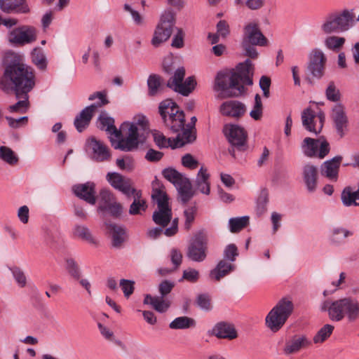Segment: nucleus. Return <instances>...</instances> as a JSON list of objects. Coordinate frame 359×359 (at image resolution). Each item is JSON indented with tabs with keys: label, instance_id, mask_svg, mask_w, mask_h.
<instances>
[{
	"label": "nucleus",
	"instance_id": "obj_1",
	"mask_svg": "<svg viewBox=\"0 0 359 359\" xmlns=\"http://www.w3.org/2000/svg\"><path fill=\"white\" fill-rule=\"evenodd\" d=\"M36 85V72L24 63L22 57L14 52L6 54L4 72L0 77V89L5 93H13L19 100L10 105L11 113H26L30 106L28 93Z\"/></svg>",
	"mask_w": 359,
	"mask_h": 359
},
{
	"label": "nucleus",
	"instance_id": "obj_2",
	"mask_svg": "<svg viewBox=\"0 0 359 359\" xmlns=\"http://www.w3.org/2000/svg\"><path fill=\"white\" fill-rule=\"evenodd\" d=\"M100 128L108 134L114 135L117 140L110 137L111 146L115 149L123 151H133L138 149L145 140L144 133L148 130V121L145 116L139 115L134 118L132 123L124 122L121 130L114 125V119L106 111H102L98 118Z\"/></svg>",
	"mask_w": 359,
	"mask_h": 359
},
{
	"label": "nucleus",
	"instance_id": "obj_3",
	"mask_svg": "<svg viewBox=\"0 0 359 359\" xmlns=\"http://www.w3.org/2000/svg\"><path fill=\"white\" fill-rule=\"evenodd\" d=\"M253 65L248 59L240 63L235 72H220L215 78V88L226 94V97H238L245 91V85L252 86Z\"/></svg>",
	"mask_w": 359,
	"mask_h": 359
},
{
	"label": "nucleus",
	"instance_id": "obj_4",
	"mask_svg": "<svg viewBox=\"0 0 359 359\" xmlns=\"http://www.w3.org/2000/svg\"><path fill=\"white\" fill-rule=\"evenodd\" d=\"M322 311H327L330 319L339 322L347 318L348 322L359 318V302L354 298L346 297L337 300L326 299L320 305Z\"/></svg>",
	"mask_w": 359,
	"mask_h": 359
},
{
	"label": "nucleus",
	"instance_id": "obj_5",
	"mask_svg": "<svg viewBox=\"0 0 359 359\" xmlns=\"http://www.w3.org/2000/svg\"><path fill=\"white\" fill-rule=\"evenodd\" d=\"M294 305L291 300L283 298L266 316V327L273 332L279 331L292 313Z\"/></svg>",
	"mask_w": 359,
	"mask_h": 359
},
{
	"label": "nucleus",
	"instance_id": "obj_6",
	"mask_svg": "<svg viewBox=\"0 0 359 359\" xmlns=\"http://www.w3.org/2000/svg\"><path fill=\"white\" fill-rule=\"evenodd\" d=\"M158 109L165 125L172 131L178 133L184 126V114L172 100L161 102Z\"/></svg>",
	"mask_w": 359,
	"mask_h": 359
},
{
	"label": "nucleus",
	"instance_id": "obj_7",
	"mask_svg": "<svg viewBox=\"0 0 359 359\" xmlns=\"http://www.w3.org/2000/svg\"><path fill=\"white\" fill-rule=\"evenodd\" d=\"M353 18L348 10L332 12L326 15L320 28L325 34L344 32L353 25Z\"/></svg>",
	"mask_w": 359,
	"mask_h": 359
},
{
	"label": "nucleus",
	"instance_id": "obj_8",
	"mask_svg": "<svg viewBox=\"0 0 359 359\" xmlns=\"http://www.w3.org/2000/svg\"><path fill=\"white\" fill-rule=\"evenodd\" d=\"M151 197L156 202L158 210L153 214V220L162 227L166 226L172 219V209L169 205L168 196L163 187L153 185Z\"/></svg>",
	"mask_w": 359,
	"mask_h": 359
},
{
	"label": "nucleus",
	"instance_id": "obj_9",
	"mask_svg": "<svg viewBox=\"0 0 359 359\" xmlns=\"http://www.w3.org/2000/svg\"><path fill=\"white\" fill-rule=\"evenodd\" d=\"M97 98L100 100L99 102L85 107L75 117L74 125L78 132H83L89 126L93 115L99 107H102L109 102L107 98L106 91L95 92L89 96L88 100L93 101Z\"/></svg>",
	"mask_w": 359,
	"mask_h": 359
},
{
	"label": "nucleus",
	"instance_id": "obj_10",
	"mask_svg": "<svg viewBox=\"0 0 359 359\" xmlns=\"http://www.w3.org/2000/svg\"><path fill=\"white\" fill-rule=\"evenodd\" d=\"M163 175L177 187L181 199L184 203L192 198L194 195L192 186L187 177L173 168L163 170Z\"/></svg>",
	"mask_w": 359,
	"mask_h": 359
},
{
	"label": "nucleus",
	"instance_id": "obj_11",
	"mask_svg": "<svg viewBox=\"0 0 359 359\" xmlns=\"http://www.w3.org/2000/svg\"><path fill=\"white\" fill-rule=\"evenodd\" d=\"M175 24V14L170 10L165 11L161 15L160 22L154 32L151 44L158 47L161 43L167 41L172 32Z\"/></svg>",
	"mask_w": 359,
	"mask_h": 359
},
{
	"label": "nucleus",
	"instance_id": "obj_12",
	"mask_svg": "<svg viewBox=\"0 0 359 359\" xmlns=\"http://www.w3.org/2000/svg\"><path fill=\"white\" fill-rule=\"evenodd\" d=\"M174 286L175 284L172 282L163 280L158 286V291L161 296L152 297L147 294L144 297V304H150L158 312H165L171 304V302L165 296L172 291Z\"/></svg>",
	"mask_w": 359,
	"mask_h": 359
},
{
	"label": "nucleus",
	"instance_id": "obj_13",
	"mask_svg": "<svg viewBox=\"0 0 359 359\" xmlns=\"http://www.w3.org/2000/svg\"><path fill=\"white\" fill-rule=\"evenodd\" d=\"M223 132L233 147L240 151H244L246 149L248 134L245 128L236 124H226ZM229 152L231 156H235L234 148L229 149Z\"/></svg>",
	"mask_w": 359,
	"mask_h": 359
},
{
	"label": "nucleus",
	"instance_id": "obj_14",
	"mask_svg": "<svg viewBox=\"0 0 359 359\" xmlns=\"http://www.w3.org/2000/svg\"><path fill=\"white\" fill-rule=\"evenodd\" d=\"M37 39L36 29L30 25H22L8 33V41L15 46H22L34 42Z\"/></svg>",
	"mask_w": 359,
	"mask_h": 359
},
{
	"label": "nucleus",
	"instance_id": "obj_15",
	"mask_svg": "<svg viewBox=\"0 0 359 359\" xmlns=\"http://www.w3.org/2000/svg\"><path fill=\"white\" fill-rule=\"evenodd\" d=\"M208 241V236L204 231L196 233L188 247L187 257L194 262L204 261L207 257Z\"/></svg>",
	"mask_w": 359,
	"mask_h": 359
},
{
	"label": "nucleus",
	"instance_id": "obj_16",
	"mask_svg": "<svg viewBox=\"0 0 359 359\" xmlns=\"http://www.w3.org/2000/svg\"><path fill=\"white\" fill-rule=\"evenodd\" d=\"M184 76L185 69L183 67L178 68L174 76L168 81L167 86L182 95L187 96L194 88L196 82L193 76H189L183 81Z\"/></svg>",
	"mask_w": 359,
	"mask_h": 359
},
{
	"label": "nucleus",
	"instance_id": "obj_17",
	"mask_svg": "<svg viewBox=\"0 0 359 359\" xmlns=\"http://www.w3.org/2000/svg\"><path fill=\"white\" fill-rule=\"evenodd\" d=\"M302 149L308 157L318 156L324 158L330 152V144L326 140L320 141L311 137H306L302 143Z\"/></svg>",
	"mask_w": 359,
	"mask_h": 359
},
{
	"label": "nucleus",
	"instance_id": "obj_18",
	"mask_svg": "<svg viewBox=\"0 0 359 359\" xmlns=\"http://www.w3.org/2000/svg\"><path fill=\"white\" fill-rule=\"evenodd\" d=\"M303 126L308 131L316 135L320 133L325 122V114L323 111H314L311 108L304 109L302 114Z\"/></svg>",
	"mask_w": 359,
	"mask_h": 359
},
{
	"label": "nucleus",
	"instance_id": "obj_19",
	"mask_svg": "<svg viewBox=\"0 0 359 359\" xmlns=\"http://www.w3.org/2000/svg\"><path fill=\"white\" fill-rule=\"evenodd\" d=\"M326 62L324 53L320 49H313L309 54L308 70L313 77L319 79L325 74Z\"/></svg>",
	"mask_w": 359,
	"mask_h": 359
},
{
	"label": "nucleus",
	"instance_id": "obj_20",
	"mask_svg": "<svg viewBox=\"0 0 359 359\" xmlns=\"http://www.w3.org/2000/svg\"><path fill=\"white\" fill-rule=\"evenodd\" d=\"M87 147L93 160L103 162L111 159V154L108 147L95 137H92L88 140Z\"/></svg>",
	"mask_w": 359,
	"mask_h": 359
},
{
	"label": "nucleus",
	"instance_id": "obj_21",
	"mask_svg": "<svg viewBox=\"0 0 359 359\" xmlns=\"http://www.w3.org/2000/svg\"><path fill=\"white\" fill-rule=\"evenodd\" d=\"M107 180L114 188L122 192L128 198L131 197L133 193L137 190L132 187L130 179L118 172H109L107 175Z\"/></svg>",
	"mask_w": 359,
	"mask_h": 359
},
{
	"label": "nucleus",
	"instance_id": "obj_22",
	"mask_svg": "<svg viewBox=\"0 0 359 359\" xmlns=\"http://www.w3.org/2000/svg\"><path fill=\"white\" fill-rule=\"evenodd\" d=\"M311 341L304 334H295L286 341L283 348L285 355H294L311 345Z\"/></svg>",
	"mask_w": 359,
	"mask_h": 359
},
{
	"label": "nucleus",
	"instance_id": "obj_23",
	"mask_svg": "<svg viewBox=\"0 0 359 359\" xmlns=\"http://www.w3.org/2000/svg\"><path fill=\"white\" fill-rule=\"evenodd\" d=\"M259 46H265L268 39L262 33L259 25L256 22H250L244 28L243 40Z\"/></svg>",
	"mask_w": 359,
	"mask_h": 359
},
{
	"label": "nucleus",
	"instance_id": "obj_24",
	"mask_svg": "<svg viewBox=\"0 0 359 359\" xmlns=\"http://www.w3.org/2000/svg\"><path fill=\"white\" fill-rule=\"evenodd\" d=\"M246 111V105L242 102L236 100L226 101L220 106V112L222 115L235 119L243 117Z\"/></svg>",
	"mask_w": 359,
	"mask_h": 359
},
{
	"label": "nucleus",
	"instance_id": "obj_25",
	"mask_svg": "<svg viewBox=\"0 0 359 359\" xmlns=\"http://www.w3.org/2000/svg\"><path fill=\"white\" fill-rule=\"evenodd\" d=\"M302 177L308 192L314 193L317 189L318 182V168L311 163L305 164L302 167Z\"/></svg>",
	"mask_w": 359,
	"mask_h": 359
},
{
	"label": "nucleus",
	"instance_id": "obj_26",
	"mask_svg": "<svg viewBox=\"0 0 359 359\" xmlns=\"http://www.w3.org/2000/svg\"><path fill=\"white\" fill-rule=\"evenodd\" d=\"M342 158V156H337L331 160L325 161L320 168L322 175L331 181L336 182L338 179L339 170Z\"/></svg>",
	"mask_w": 359,
	"mask_h": 359
},
{
	"label": "nucleus",
	"instance_id": "obj_27",
	"mask_svg": "<svg viewBox=\"0 0 359 359\" xmlns=\"http://www.w3.org/2000/svg\"><path fill=\"white\" fill-rule=\"evenodd\" d=\"M74 194L84 200L90 205H95L96 203V196L95 191V184L87 182L74 185L72 188Z\"/></svg>",
	"mask_w": 359,
	"mask_h": 359
},
{
	"label": "nucleus",
	"instance_id": "obj_28",
	"mask_svg": "<svg viewBox=\"0 0 359 359\" xmlns=\"http://www.w3.org/2000/svg\"><path fill=\"white\" fill-rule=\"evenodd\" d=\"M107 229L111 238L112 245L115 248H121L127 239L126 229L114 223L107 224Z\"/></svg>",
	"mask_w": 359,
	"mask_h": 359
},
{
	"label": "nucleus",
	"instance_id": "obj_29",
	"mask_svg": "<svg viewBox=\"0 0 359 359\" xmlns=\"http://www.w3.org/2000/svg\"><path fill=\"white\" fill-rule=\"evenodd\" d=\"M0 8L6 13H27L29 11L27 0H1Z\"/></svg>",
	"mask_w": 359,
	"mask_h": 359
},
{
	"label": "nucleus",
	"instance_id": "obj_30",
	"mask_svg": "<svg viewBox=\"0 0 359 359\" xmlns=\"http://www.w3.org/2000/svg\"><path fill=\"white\" fill-rule=\"evenodd\" d=\"M332 118L334 122L337 132L341 136L343 135L344 128L346 127L348 118L342 104H336L332 112Z\"/></svg>",
	"mask_w": 359,
	"mask_h": 359
},
{
	"label": "nucleus",
	"instance_id": "obj_31",
	"mask_svg": "<svg viewBox=\"0 0 359 359\" xmlns=\"http://www.w3.org/2000/svg\"><path fill=\"white\" fill-rule=\"evenodd\" d=\"M195 187L201 193L208 195L210 194V175L204 167L199 170L194 182Z\"/></svg>",
	"mask_w": 359,
	"mask_h": 359
},
{
	"label": "nucleus",
	"instance_id": "obj_32",
	"mask_svg": "<svg viewBox=\"0 0 359 359\" xmlns=\"http://www.w3.org/2000/svg\"><path fill=\"white\" fill-rule=\"evenodd\" d=\"M212 332L217 338L233 339L237 337L234 327L226 323H217L213 328Z\"/></svg>",
	"mask_w": 359,
	"mask_h": 359
},
{
	"label": "nucleus",
	"instance_id": "obj_33",
	"mask_svg": "<svg viewBox=\"0 0 359 359\" xmlns=\"http://www.w3.org/2000/svg\"><path fill=\"white\" fill-rule=\"evenodd\" d=\"M234 268L235 266L233 264L228 263L226 260H221L219 262L216 267L211 270L210 273V278L212 280L219 281L222 278L233 271Z\"/></svg>",
	"mask_w": 359,
	"mask_h": 359
},
{
	"label": "nucleus",
	"instance_id": "obj_34",
	"mask_svg": "<svg viewBox=\"0 0 359 359\" xmlns=\"http://www.w3.org/2000/svg\"><path fill=\"white\" fill-rule=\"evenodd\" d=\"M181 134H178L175 139L174 147L175 148L182 147L186 144L192 143L196 138L195 130L190 126H185L180 130Z\"/></svg>",
	"mask_w": 359,
	"mask_h": 359
},
{
	"label": "nucleus",
	"instance_id": "obj_35",
	"mask_svg": "<svg viewBox=\"0 0 359 359\" xmlns=\"http://www.w3.org/2000/svg\"><path fill=\"white\" fill-rule=\"evenodd\" d=\"M342 203L346 207L359 206V189L355 190L351 187H346L341 194Z\"/></svg>",
	"mask_w": 359,
	"mask_h": 359
},
{
	"label": "nucleus",
	"instance_id": "obj_36",
	"mask_svg": "<svg viewBox=\"0 0 359 359\" xmlns=\"http://www.w3.org/2000/svg\"><path fill=\"white\" fill-rule=\"evenodd\" d=\"M353 233L342 227H335L331 231L330 236V243L336 246H339L345 243V239L353 236Z\"/></svg>",
	"mask_w": 359,
	"mask_h": 359
},
{
	"label": "nucleus",
	"instance_id": "obj_37",
	"mask_svg": "<svg viewBox=\"0 0 359 359\" xmlns=\"http://www.w3.org/2000/svg\"><path fill=\"white\" fill-rule=\"evenodd\" d=\"M133 198V202L130 206L129 213L130 215L141 214V210L145 211L147 205L146 201L142 198L141 191L136 190L131 195Z\"/></svg>",
	"mask_w": 359,
	"mask_h": 359
},
{
	"label": "nucleus",
	"instance_id": "obj_38",
	"mask_svg": "<svg viewBox=\"0 0 359 359\" xmlns=\"http://www.w3.org/2000/svg\"><path fill=\"white\" fill-rule=\"evenodd\" d=\"M32 62L40 70L47 67V58L42 48L36 47L31 52Z\"/></svg>",
	"mask_w": 359,
	"mask_h": 359
},
{
	"label": "nucleus",
	"instance_id": "obj_39",
	"mask_svg": "<svg viewBox=\"0 0 359 359\" xmlns=\"http://www.w3.org/2000/svg\"><path fill=\"white\" fill-rule=\"evenodd\" d=\"M195 326V320L187 316L177 317L169 325V327L172 330H185Z\"/></svg>",
	"mask_w": 359,
	"mask_h": 359
},
{
	"label": "nucleus",
	"instance_id": "obj_40",
	"mask_svg": "<svg viewBox=\"0 0 359 359\" xmlns=\"http://www.w3.org/2000/svg\"><path fill=\"white\" fill-rule=\"evenodd\" d=\"M148 93L156 96L162 90L161 78L157 74H151L147 79Z\"/></svg>",
	"mask_w": 359,
	"mask_h": 359
},
{
	"label": "nucleus",
	"instance_id": "obj_41",
	"mask_svg": "<svg viewBox=\"0 0 359 359\" xmlns=\"http://www.w3.org/2000/svg\"><path fill=\"white\" fill-rule=\"evenodd\" d=\"M152 135L154 142L160 149L168 147L175 149V147H174L175 139L168 138L161 132L158 130H154Z\"/></svg>",
	"mask_w": 359,
	"mask_h": 359
},
{
	"label": "nucleus",
	"instance_id": "obj_42",
	"mask_svg": "<svg viewBox=\"0 0 359 359\" xmlns=\"http://www.w3.org/2000/svg\"><path fill=\"white\" fill-rule=\"evenodd\" d=\"M74 236L91 244H96L89 229L84 225H76L73 231Z\"/></svg>",
	"mask_w": 359,
	"mask_h": 359
},
{
	"label": "nucleus",
	"instance_id": "obj_43",
	"mask_svg": "<svg viewBox=\"0 0 359 359\" xmlns=\"http://www.w3.org/2000/svg\"><path fill=\"white\" fill-rule=\"evenodd\" d=\"M249 224V217L247 216L241 217L231 218L229 221L231 232L237 233L246 227Z\"/></svg>",
	"mask_w": 359,
	"mask_h": 359
},
{
	"label": "nucleus",
	"instance_id": "obj_44",
	"mask_svg": "<svg viewBox=\"0 0 359 359\" xmlns=\"http://www.w3.org/2000/svg\"><path fill=\"white\" fill-rule=\"evenodd\" d=\"M0 158L9 165H14L18 161V158L14 151L6 146L0 147Z\"/></svg>",
	"mask_w": 359,
	"mask_h": 359
},
{
	"label": "nucleus",
	"instance_id": "obj_45",
	"mask_svg": "<svg viewBox=\"0 0 359 359\" xmlns=\"http://www.w3.org/2000/svg\"><path fill=\"white\" fill-rule=\"evenodd\" d=\"M65 269L73 278L76 280L80 278L81 271L79 266L73 258H67L65 259Z\"/></svg>",
	"mask_w": 359,
	"mask_h": 359
},
{
	"label": "nucleus",
	"instance_id": "obj_46",
	"mask_svg": "<svg viewBox=\"0 0 359 359\" xmlns=\"http://www.w3.org/2000/svg\"><path fill=\"white\" fill-rule=\"evenodd\" d=\"M333 330V325L329 324L324 325L313 337V342L315 344L323 343L331 335Z\"/></svg>",
	"mask_w": 359,
	"mask_h": 359
},
{
	"label": "nucleus",
	"instance_id": "obj_47",
	"mask_svg": "<svg viewBox=\"0 0 359 359\" xmlns=\"http://www.w3.org/2000/svg\"><path fill=\"white\" fill-rule=\"evenodd\" d=\"M100 204L99 206V209L102 211H105L107 210L109 204L114 201V195L111 192L106 189H103L100 192Z\"/></svg>",
	"mask_w": 359,
	"mask_h": 359
},
{
	"label": "nucleus",
	"instance_id": "obj_48",
	"mask_svg": "<svg viewBox=\"0 0 359 359\" xmlns=\"http://www.w3.org/2000/svg\"><path fill=\"white\" fill-rule=\"evenodd\" d=\"M263 107L259 95L257 94L255 97V104L253 109L250 113V116L255 121L260 120L262 117Z\"/></svg>",
	"mask_w": 359,
	"mask_h": 359
},
{
	"label": "nucleus",
	"instance_id": "obj_49",
	"mask_svg": "<svg viewBox=\"0 0 359 359\" xmlns=\"http://www.w3.org/2000/svg\"><path fill=\"white\" fill-rule=\"evenodd\" d=\"M345 43L344 37L332 36L327 37L325 41L326 47L330 50H336L339 49Z\"/></svg>",
	"mask_w": 359,
	"mask_h": 359
},
{
	"label": "nucleus",
	"instance_id": "obj_50",
	"mask_svg": "<svg viewBox=\"0 0 359 359\" xmlns=\"http://www.w3.org/2000/svg\"><path fill=\"white\" fill-rule=\"evenodd\" d=\"M197 212L196 206L189 207L184 211V216L185 217L184 228L189 230L192 223L195 219V216Z\"/></svg>",
	"mask_w": 359,
	"mask_h": 359
},
{
	"label": "nucleus",
	"instance_id": "obj_51",
	"mask_svg": "<svg viewBox=\"0 0 359 359\" xmlns=\"http://www.w3.org/2000/svg\"><path fill=\"white\" fill-rule=\"evenodd\" d=\"M11 271L18 285L21 287H25L27 283V278L22 270L19 267L15 266L11 268Z\"/></svg>",
	"mask_w": 359,
	"mask_h": 359
},
{
	"label": "nucleus",
	"instance_id": "obj_52",
	"mask_svg": "<svg viewBox=\"0 0 359 359\" xmlns=\"http://www.w3.org/2000/svg\"><path fill=\"white\" fill-rule=\"evenodd\" d=\"M326 97L327 100L337 102L340 99L339 90L336 88L334 82H330L326 89Z\"/></svg>",
	"mask_w": 359,
	"mask_h": 359
},
{
	"label": "nucleus",
	"instance_id": "obj_53",
	"mask_svg": "<svg viewBox=\"0 0 359 359\" xmlns=\"http://www.w3.org/2000/svg\"><path fill=\"white\" fill-rule=\"evenodd\" d=\"M120 287L123 290L124 296L128 298L134 292L135 282L130 280L121 279L120 280Z\"/></svg>",
	"mask_w": 359,
	"mask_h": 359
},
{
	"label": "nucleus",
	"instance_id": "obj_54",
	"mask_svg": "<svg viewBox=\"0 0 359 359\" xmlns=\"http://www.w3.org/2000/svg\"><path fill=\"white\" fill-rule=\"evenodd\" d=\"M99 330L102 336L107 340L114 342L116 344H120L121 342L116 340L114 337V332L107 327L103 325L100 323L97 324Z\"/></svg>",
	"mask_w": 359,
	"mask_h": 359
},
{
	"label": "nucleus",
	"instance_id": "obj_55",
	"mask_svg": "<svg viewBox=\"0 0 359 359\" xmlns=\"http://www.w3.org/2000/svg\"><path fill=\"white\" fill-rule=\"evenodd\" d=\"M238 255V248L235 244L228 245L224 251V258L230 262H234Z\"/></svg>",
	"mask_w": 359,
	"mask_h": 359
},
{
	"label": "nucleus",
	"instance_id": "obj_56",
	"mask_svg": "<svg viewBox=\"0 0 359 359\" xmlns=\"http://www.w3.org/2000/svg\"><path fill=\"white\" fill-rule=\"evenodd\" d=\"M197 305L203 310L210 311L212 309L210 298L208 294H199L196 299Z\"/></svg>",
	"mask_w": 359,
	"mask_h": 359
},
{
	"label": "nucleus",
	"instance_id": "obj_57",
	"mask_svg": "<svg viewBox=\"0 0 359 359\" xmlns=\"http://www.w3.org/2000/svg\"><path fill=\"white\" fill-rule=\"evenodd\" d=\"M182 164L190 170H194L198 168L199 163L191 154H187L182 158Z\"/></svg>",
	"mask_w": 359,
	"mask_h": 359
},
{
	"label": "nucleus",
	"instance_id": "obj_58",
	"mask_svg": "<svg viewBox=\"0 0 359 359\" xmlns=\"http://www.w3.org/2000/svg\"><path fill=\"white\" fill-rule=\"evenodd\" d=\"M6 119L8 121L9 126L13 128H18L21 126H25L28 122L27 116H23L17 119L10 116H6Z\"/></svg>",
	"mask_w": 359,
	"mask_h": 359
},
{
	"label": "nucleus",
	"instance_id": "obj_59",
	"mask_svg": "<svg viewBox=\"0 0 359 359\" xmlns=\"http://www.w3.org/2000/svg\"><path fill=\"white\" fill-rule=\"evenodd\" d=\"M124 10L131 14L136 25L141 26L144 25V18L138 11L133 10L128 4L124 5Z\"/></svg>",
	"mask_w": 359,
	"mask_h": 359
},
{
	"label": "nucleus",
	"instance_id": "obj_60",
	"mask_svg": "<svg viewBox=\"0 0 359 359\" xmlns=\"http://www.w3.org/2000/svg\"><path fill=\"white\" fill-rule=\"evenodd\" d=\"M242 45L247 56L252 59H255L257 57L258 53L256 48L255 47L256 45L245 41H243Z\"/></svg>",
	"mask_w": 359,
	"mask_h": 359
},
{
	"label": "nucleus",
	"instance_id": "obj_61",
	"mask_svg": "<svg viewBox=\"0 0 359 359\" xmlns=\"http://www.w3.org/2000/svg\"><path fill=\"white\" fill-rule=\"evenodd\" d=\"M259 86L263 90V95L268 98L270 96L271 79L266 76H262L259 80Z\"/></svg>",
	"mask_w": 359,
	"mask_h": 359
},
{
	"label": "nucleus",
	"instance_id": "obj_62",
	"mask_svg": "<svg viewBox=\"0 0 359 359\" xmlns=\"http://www.w3.org/2000/svg\"><path fill=\"white\" fill-rule=\"evenodd\" d=\"M163 156V154L154 149H149L146 153L145 159L149 162H158Z\"/></svg>",
	"mask_w": 359,
	"mask_h": 359
},
{
	"label": "nucleus",
	"instance_id": "obj_63",
	"mask_svg": "<svg viewBox=\"0 0 359 359\" xmlns=\"http://www.w3.org/2000/svg\"><path fill=\"white\" fill-rule=\"evenodd\" d=\"M199 278V273L198 271L194 269H189L184 271L182 278L189 282H196Z\"/></svg>",
	"mask_w": 359,
	"mask_h": 359
},
{
	"label": "nucleus",
	"instance_id": "obj_64",
	"mask_svg": "<svg viewBox=\"0 0 359 359\" xmlns=\"http://www.w3.org/2000/svg\"><path fill=\"white\" fill-rule=\"evenodd\" d=\"M107 206L106 210H108L112 216L117 217L121 215L123 207L120 203L113 201Z\"/></svg>",
	"mask_w": 359,
	"mask_h": 359
}]
</instances>
